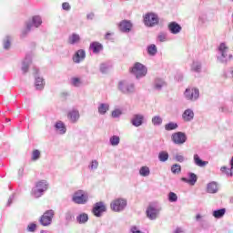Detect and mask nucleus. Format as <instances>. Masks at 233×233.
I'll return each instance as SVG.
<instances>
[{"label":"nucleus","mask_w":233,"mask_h":233,"mask_svg":"<svg viewBox=\"0 0 233 233\" xmlns=\"http://www.w3.org/2000/svg\"><path fill=\"white\" fill-rule=\"evenodd\" d=\"M228 46L226 43H220L218 47L217 59L219 63H228L232 61L233 56L228 52Z\"/></svg>","instance_id":"nucleus-1"},{"label":"nucleus","mask_w":233,"mask_h":233,"mask_svg":"<svg viewBox=\"0 0 233 233\" xmlns=\"http://www.w3.org/2000/svg\"><path fill=\"white\" fill-rule=\"evenodd\" d=\"M49 184L46 180H40L35 183V186L31 190V196L38 198L48 190Z\"/></svg>","instance_id":"nucleus-2"},{"label":"nucleus","mask_w":233,"mask_h":233,"mask_svg":"<svg viewBox=\"0 0 233 233\" xmlns=\"http://www.w3.org/2000/svg\"><path fill=\"white\" fill-rule=\"evenodd\" d=\"M43 25V19L39 15H35L32 18V22L26 24V27L22 31V37H25L32 28H39Z\"/></svg>","instance_id":"nucleus-3"},{"label":"nucleus","mask_w":233,"mask_h":233,"mask_svg":"<svg viewBox=\"0 0 233 233\" xmlns=\"http://www.w3.org/2000/svg\"><path fill=\"white\" fill-rule=\"evenodd\" d=\"M130 72L135 76V77L141 79V77H145V76H147V69L143 64L137 62L130 69Z\"/></svg>","instance_id":"nucleus-4"},{"label":"nucleus","mask_w":233,"mask_h":233,"mask_svg":"<svg viewBox=\"0 0 233 233\" xmlns=\"http://www.w3.org/2000/svg\"><path fill=\"white\" fill-rule=\"evenodd\" d=\"M118 90L122 94H134L136 92V85L130 81L123 80L118 83Z\"/></svg>","instance_id":"nucleus-5"},{"label":"nucleus","mask_w":233,"mask_h":233,"mask_svg":"<svg viewBox=\"0 0 233 233\" xmlns=\"http://www.w3.org/2000/svg\"><path fill=\"white\" fill-rule=\"evenodd\" d=\"M56 212L53 209L46 210L40 218L39 223L43 227H48L52 225V219H54Z\"/></svg>","instance_id":"nucleus-6"},{"label":"nucleus","mask_w":233,"mask_h":233,"mask_svg":"<svg viewBox=\"0 0 233 233\" xmlns=\"http://www.w3.org/2000/svg\"><path fill=\"white\" fill-rule=\"evenodd\" d=\"M110 207L114 212H123L127 208V199L116 198L111 203Z\"/></svg>","instance_id":"nucleus-7"},{"label":"nucleus","mask_w":233,"mask_h":233,"mask_svg":"<svg viewBox=\"0 0 233 233\" xmlns=\"http://www.w3.org/2000/svg\"><path fill=\"white\" fill-rule=\"evenodd\" d=\"M73 201L77 205H85L88 201V194L83 190H78L73 195Z\"/></svg>","instance_id":"nucleus-8"},{"label":"nucleus","mask_w":233,"mask_h":233,"mask_svg":"<svg viewBox=\"0 0 233 233\" xmlns=\"http://www.w3.org/2000/svg\"><path fill=\"white\" fill-rule=\"evenodd\" d=\"M184 96L187 101H198L199 98V89L196 87H188L184 92Z\"/></svg>","instance_id":"nucleus-9"},{"label":"nucleus","mask_w":233,"mask_h":233,"mask_svg":"<svg viewBox=\"0 0 233 233\" xmlns=\"http://www.w3.org/2000/svg\"><path fill=\"white\" fill-rule=\"evenodd\" d=\"M159 23V17L154 13H147L144 16V24L146 26H156Z\"/></svg>","instance_id":"nucleus-10"},{"label":"nucleus","mask_w":233,"mask_h":233,"mask_svg":"<svg viewBox=\"0 0 233 233\" xmlns=\"http://www.w3.org/2000/svg\"><path fill=\"white\" fill-rule=\"evenodd\" d=\"M171 139L175 145H185L187 143V134L181 131L176 132L172 134Z\"/></svg>","instance_id":"nucleus-11"},{"label":"nucleus","mask_w":233,"mask_h":233,"mask_svg":"<svg viewBox=\"0 0 233 233\" xmlns=\"http://www.w3.org/2000/svg\"><path fill=\"white\" fill-rule=\"evenodd\" d=\"M159 212H161V208L151 206V205L148 206L146 210L147 217L151 221L157 219V217L159 216Z\"/></svg>","instance_id":"nucleus-12"},{"label":"nucleus","mask_w":233,"mask_h":233,"mask_svg":"<svg viewBox=\"0 0 233 233\" xmlns=\"http://www.w3.org/2000/svg\"><path fill=\"white\" fill-rule=\"evenodd\" d=\"M106 211V206H105V202H96L92 209V212L96 218H101L103 216L104 212Z\"/></svg>","instance_id":"nucleus-13"},{"label":"nucleus","mask_w":233,"mask_h":233,"mask_svg":"<svg viewBox=\"0 0 233 233\" xmlns=\"http://www.w3.org/2000/svg\"><path fill=\"white\" fill-rule=\"evenodd\" d=\"M145 121V116L142 114H135L133 115V117L130 120L131 125H133V127H139L143 125Z\"/></svg>","instance_id":"nucleus-14"},{"label":"nucleus","mask_w":233,"mask_h":233,"mask_svg":"<svg viewBox=\"0 0 233 233\" xmlns=\"http://www.w3.org/2000/svg\"><path fill=\"white\" fill-rule=\"evenodd\" d=\"M86 57V52L84 49H79L73 56V62L79 64L82 61H85Z\"/></svg>","instance_id":"nucleus-15"},{"label":"nucleus","mask_w":233,"mask_h":233,"mask_svg":"<svg viewBox=\"0 0 233 233\" xmlns=\"http://www.w3.org/2000/svg\"><path fill=\"white\" fill-rule=\"evenodd\" d=\"M165 86H167V82L162 78H155L153 81V90H156L157 92H161Z\"/></svg>","instance_id":"nucleus-16"},{"label":"nucleus","mask_w":233,"mask_h":233,"mask_svg":"<svg viewBox=\"0 0 233 233\" xmlns=\"http://www.w3.org/2000/svg\"><path fill=\"white\" fill-rule=\"evenodd\" d=\"M31 64H32V54H28L25 56V59L22 62L23 74H26V72H28V68Z\"/></svg>","instance_id":"nucleus-17"},{"label":"nucleus","mask_w":233,"mask_h":233,"mask_svg":"<svg viewBox=\"0 0 233 233\" xmlns=\"http://www.w3.org/2000/svg\"><path fill=\"white\" fill-rule=\"evenodd\" d=\"M54 127H55L56 132L57 134H59L60 136L66 134V126L65 125V123L63 121L56 122Z\"/></svg>","instance_id":"nucleus-18"},{"label":"nucleus","mask_w":233,"mask_h":233,"mask_svg":"<svg viewBox=\"0 0 233 233\" xmlns=\"http://www.w3.org/2000/svg\"><path fill=\"white\" fill-rule=\"evenodd\" d=\"M188 178L187 177H182V181H184V183H187L188 185H191V187H194V185H196V183H198V175H196L195 173H188L187 174Z\"/></svg>","instance_id":"nucleus-19"},{"label":"nucleus","mask_w":233,"mask_h":233,"mask_svg":"<svg viewBox=\"0 0 233 233\" xmlns=\"http://www.w3.org/2000/svg\"><path fill=\"white\" fill-rule=\"evenodd\" d=\"M119 30L124 32V34H128V32H130V30H132V22H130L128 20H124V21L120 22Z\"/></svg>","instance_id":"nucleus-20"},{"label":"nucleus","mask_w":233,"mask_h":233,"mask_svg":"<svg viewBox=\"0 0 233 233\" xmlns=\"http://www.w3.org/2000/svg\"><path fill=\"white\" fill-rule=\"evenodd\" d=\"M167 28L171 34L177 35L181 32L182 27L177 22H171L168 24Z\"/></svg>","instance_id":"nucleus-21"},{"label":"nucleus","mask_w":233,"mask_h":233,"mask_svg":"<svg viewBox=\"0 0 233 233\" xmlns=\"http://www.w3.org/2000/svg\"><path fill=\"white\" fill-rule=\"evenodd\" d=\"M79 111L73 109L68 112L67 118L69 119L70 123H77L79 121Z\"/></svg>","instance_id":"nucleus-22"},{"label":"nucleus","mask_w":233,"mask_h":233,"mask_svg":"<svg viewBox=\"0 0 233 233\" xmlns=\"http://www.w3.org/2000/svg\"><path fill=\"white\" fill-rule=\"evenodd\" d=\"M68 45H79L81 43V36L78 34L73 33L67 38Z\"/></svg>","instance_id":"nucleus-23"},{"label":"nucleus","mask_w":233,"mask_h":233,"mask_svg":"<svg viewBox=\"0 0 233 233\" xmlns=\"http://www.w3.org/2000/svg\"><path fill=\"white\" fill-rule=\"evenodd\" d=\"M89 48L92 50L93 54H99V52H103V45L99 42H92Z\"/></svg>","instance_id":"nucleus-24"},{"label":"nucleus","mask_w":233,"mask_h":233,"mask_svg":"<svg viewBox=\"0 0 233 233\" xmlns=\"http://www.w3.org/2000/svg\"><path fill=\"white\" fill-rule=\"evenodd\" d=\"M97 110L100 116H105L110 110V105L108 103H101L98 105Z\"/></svg>","instance_id":"nucleus-25"},{"label":"nucleus","mask_w":233,"mask_h":233,"mask_svg":"<svg viewBox=\"0 0 233 233\" xmlns=\"http://www.w3.org/2000/svg\"><path fill=\"white\" fill-rule=\"evenodd\" d=\"M182 119L187 122L192 121L194 119V111L192 109H186L182 114Z\"/></svg>","instance_id":"nucleus-26"},{"label":"nucleus","mask_w":233,"mask_h":233,"mask_svg":"<svg viewBox=\"0 0 233 233\" xmlns=\"http://www.w3.org/2000/svg\"><path fill=\"white\" fill-rule=\"evenodd\" d=\"M202 68H203V66L201 64V61H199V60L193 61V63L191 65L192 72H196L197 74H200Z\"/></svg>","instance_id":"nucleus-27"},{"label":"nucleus","mask_w":233,"mask_h":233,"mask_svg":"<svg viewBox=\"0 0 233 233\" xmlns=\"http://www.w3.org/2000/svg\"><path fill=\"white\" fill-rule=\"evenodd\" d=\"M35 86L36 90H43L45 88V79L43 77L35 76Z\"/></svg>","instance_id":"nucleus-28"},{"label":"nucleus","mask_w":233,"mask_h":233,"mask_svg":"<svg viewBox=\"0 0 233 233\" xmlns=\"http://www.w3.org/2000/svg\"><path fill=\"white\" fill-rule=\"evenodd\" d=\"M207 192L208 194H217L218 192V183L217 182H210L207 186Z\"/></svg>","instance_id":"nucleus-29"},{"label":"nucleus","mask_w":233,"mask_h":233,"mask_svg":"<svg viewBox=\"0 0 233 233\" xmlns=\"http://www.w3.org/2000/svg\"><path fill=\"white\" fill-rule=\"evenodd\" d=\"M226 212H227L226 208L216 209L213 211L212 216L216 219H221V218L225 216Z\"/></svg>","instance_id":"nucleus-30"},{"label":"nucleus","mask_w":233,"mask_h":233,"mask_svg":"<svg viewBox=\"0 0 233 233\" xmlns=\"http://www.w3.org/2000/svg\"><path fill=\"white\" fill-rule=\"evenodd\" d=\"M76 221L79 225H85V223L88 222V214L82 213L76 216Z\"/></svg>","instance_id":"nucleus-31"},{"label":"nucleus","mask_w":233,"mask_h":233,"mask_svg":"<svg viewBox=\"0 0 233 233\" xmlns=\"http://www.w3.org/2000/svg\"><path fill=\"white\" fill-rule=\"evenodd\" d=\"M194 163H195V165H197V167H207V165H208V162L203 161L199 157V155H198V154L194 155Z\"/></svg>","instance_id":"nucleus-32"},{"label":"nucleus","mask_w":233,"mask_h":233,"mask_svg":"<svg viewBox=\"0 0 233 233\" xmlns=\"http://www.w3.org/2000/svg\"><path fill=\"white\" fill-rule=\"evenodd\" d=\"M220 172L224 176H227V177H233V170H232L231 167H230V168H228V167L223 166V167H220Z\"/></svg>","instance_id":"nucleus-33"},{"label":"nucleus","mask_w":233,"mask_h":233,"mask_svg":"<svg viewBox=\"0 0 233 233\" xmlns=\"http://www.w3.org/2000/svg\"><path fill=\"white\" fill-rule=\"evenodd\" d=\"M110 68H112V63L110 62H106L100 65V72L102 74H106Z\"/></svg>","instance_id":"nucleus-34"},{"label":"nucleus","mask_w":233,"mask_h":233,"mask_svg":"<svg viewBox=\"0 0 233 233\" xmlns=\"http://www.w3.org/2000/svg\"><path fill=\"white\" fill-rule=\"evenodd\" d=\"M139 175L142 176V177H148L150 176V167L147 166H143L139 169Z\"/></svg>","instance_id":"nucleus-35"},{"label":"nucleus","mask_w":233,"mask_h":233,"mask_svg":"<svg viewBox=\"0 0 233 233\" xmlns=\"http://www.w3.org/2000/svg\"><path fill=\"white\" fill-rule=\"evenodd\" d=\"M151 123L154 127H160V125H163V118L160 116H155L152 117Z\"/></svg>","instance_id":"nucleus-36"},{"label":"nucleus","mask_w":233,"mask_h":233,"mask_svg":"<svg viewBox=\"0 0 233 233\" xmlns=\"http://www.w3.org/2000/svg\"><path fill=\"white\" fill-rule=\"evenodd\" d=\"M120 141H121V138L119 137V136H116V135H114L109 138V143L111 147H117Z\"/></svg>","instance_id":"nucleus-37"},{"label":"nucleus","mask_w":233,"mask_h":233,"mask_svg":"<svg viewBox=\"0 0 233 233\" xmlns=\"http://www.w3.org/2000/svg\"><path fill=\"white\" fill-rule=\"evenodd\" d=\"M158 161H160L161 163H166V161H168V152L160 151L158 153Z\"/></svg>","instance_id":"nucleus-38"},{"label":"nucleus","mask_w":233,"mask_h":233,"mask_svg":"<svg viewBox=\"0 0 233 233\" xmlns=\"http://www.w3.org/2000/svg\"><path fill=\"white\" fill-rule=\"evenodd\" d=\"M147 50L148 56H156V54H157V47L154 44L149 45Z\"/></svg>","instance_id":"nucleus-39"},{"label":"nucleus","mask_w":233,"mask_h":233,"mask_svg":"<svg viewBox=\"0 0 233 233\" xmlns=\"http://www.w3.org/2000/svg\"><path fill=\"white\" fill-rule=\"evenodd\" d=\"M179 127L176 122H169L165 125V130L169 132L170 130H176Z\"/></svg>","instance_id":"nucleus-40"},{"label":"nucleus","mask_w":233,"mask_h":233,"mask_svg":"<svg viewBox=\"0 0 233 233\" xmlns=\"http://www.w3.org/2000/svg\"><path fill=\"white\" fill-rule=\"evenodd\" d=\"M40 157H41V151H39V149H35L31 155L32 161H37L38 159H40Z\"/></svg>","instance_id":"nucleus-41"},{"label":"nucleus","mask_w":233,"mask_h":233,"mask_svg":"<svg viewBox=\"0 0 233 233\" xmlns=\"http://www.w3.org/2000/svg\"><path fill=\"white\" fill-rule=\"evenodd\" d=\"M172 174H180L181 173V165L174 164L171 166Z\"/></svg>","instance_id":"nucleus-42"},{"label":"nucleus","mask_w":233,"mask_h":233,"mask_svg":"<svg viewBox=\"0 0 233 233\" xmlns=\"http://www.w3.org/2000/svg\"><path fill=\"white\" fill-rule=\"evenodd\" d=\"M98 167H99V162L96 159L92 160L88 165L89 170H97Z\"/></svg>","instance_id":"nucleus-43"},{"label":"nucleus","mask_w":233,"mask_h":233,"mask_svg":"<svg viewBox=\"0 0 233 233\" xmlns=\"http://www.w3.org/2000/svg\"><path fill=\"white\" fill-rule=\"evenodd\" d=\"M12 38L10 36H5L4 39V48L5 50H8L10 48Z\"/></svg>","instance_id":"nucleus-44"},{"label":"nucleus","mask_w":233,"mask_h":233,"mask_svg":"<svg viewBox=\"0 0 233 233\" xmlns=\"http://www.w3.org/2000/svg\"><path fill=\"white\" fill-rule=\"evenodd\" d=\"M168 201L170 203H176V201H177V195L174 192H169L168 193Z\"/></svg>","instance_id":"nucleus-45"},{"label":"nucleus","mask_w":233,"mask_h":233,"mask_svg":"<svg viewBox=\"0 0 233 233\" xmlns=\"http://www.w3.org/2000/svg\"><path fill=\"white\" fill-rule=\"evenodd\" d=\"M71 85H73V86H81V79L77 78V77H73L71 79Z\"/></svg>","instance_id":"nucleus-46"},{"label":"nucleus","mask_w":233,"mask_h":233,"mask_svg":"<svg viewBox=\"0 0 233 233\" xmlns=\"http://www.w3.org/2000/svg\"><path fill=\"white\" fill-rule=\"evenodd\" d=\"M157 39L160 43H165V41H167V34L159 33L157 35Z\"/></svg>","instance_id":"nucleus-47"},{"label":"nucleus","mask_w":233,"mask_h":233,"mask_svg":"<svg viewBox=\"0 0 233 233\" xmlns=\"http://www.w3.org/2000/svg\"><path fill=\"white\" fill-rule=\"evenodd\" d=\"M219 110H220V112H222L223 114H229V112H230V108H228V106H227V105H222V106L219 107Z\"/></svg>","instance_id":"nucleus-48"},{"label":"nucleus","mask_w":233,"mask_h":233,"mask_svg":"<svg viewBox=\"0 0 233 233\" xmlns=\"http://www.w3.org/2000/svg\"><path fill=\"white\" fill-rule=\"evenodd\" d=\"M123 114V112L121 111V109H115L114 111H112V117H119L121 115Z\"/></svg>","instance_id":"nucleus-49"},{"label":"nucleus","mask_w":233,"mask_h":233,"mask_svg":"<svg viewBox=\"0 0 233 233\" xmlns=\"http://www.w3.org/2000/svg\"><path fill=\"white\" fill-rule=\"evenodd\" d=\"M196 221H198V223H200V225H203V223H205V217L198 214L196 216Z\"/></svg>","instance_id":"nucleus-50"},{"label":"nucleus","mask_w":233,"mask_h":233,"mask_svg":"<svg viewBox=\"0 0 233 233\" xmlns=\"http://www.w3.org/2000/svg\"><path fill=\"white\" fill-rule=\"evenodd\" d=\"M35 228H37V225H35V223H31L27 227L28 232H35Z\"/></svg>","instance_id":"nucleus-51"},{"label":"nucleus","mask_w":233,"mask_h":233,"mask_svg":"<svg viewBox=\"0 0 233 233\" xmlns=\"http://www.w3.org/2000/svg\"><path fill=\"white\" fill-rule=\"evenodd\" d=\"M174 159H176L178 163H183L186 161V158L183 157V155H176Z\"/></svg>","instance_id":"nucleus-52"},{"label":"nucleus","mask_w":233,"mask_h":233,"mask_svg":"<svg viewBox=\"0 0 233 233\" xmlns=\"http://www.w3.org/2000/svg\"><path fill=\"white\" fill-rule=\"evenodd\" d=\"M62 8L63 10H66V12H68L70 10V4L68 2H65L62 4Z\"/></svg>","instance_id":"nucleus-53"},{"label":"nucleus","mask_w":233,"mask_h":233,"mask_svg":"<svg viewBox=\"0 0 233 233\" xmlns=\"http://www.w3.org/2000/svg\"><path fill=\"white\" fill-rule=\"evenodd\" d=\"M66 221H71V219H72V213L70 211L66 213Z\"/></svg>","instance_id":"nucleus-54"},{"label":"nucleus","mask_w":233,"mask_h":233,"mask_svg":"<svg viewBox=\"0 0 233 233\" xmlns=\"http://www.w3.org/2000/svg\"><path fill=\"white\" fill-rule=\"evenodd\" d=\"M14 198H15V195H11L8 198V201H7V207H10L12 201H14Z\"/></svg>","instance_id":"nucleus-55"},{"label":"nucleus","mask_w":233,"mask_h":233,"mask_svg":"<svg viewBox=\"0 0 233 233\" xmlns=\"http://www.w3.org/2000/svg\"><path fill=\"white\" fill-rule=\"evenodd\" d=\"M174 233H185V230H183L182 228H177Z\"/></svg>","instance_id":"nucleus-56"},{"label":"nucleus","mask_w":233,"mask_h":233,"mask_svg":"<svg viewBox=\"0 0 233 233\" xmlns=\"http://www.w3.org/2000/svg\"><path fill=\"white\" fill-rule=\"evenodd\" d=\"M94 15H95L94 13H89L86 15V19L92 20L94 19Z\"/></svg>","instance_id":"nucleus-57"},{"label":"nucleus","mask_w":233,"mask_h":233,"mask_svg":"<svg viewBox=\"0 0 233 233\" xmlns=\"http://www.w3.org/2000/svg\"><path fill=\"white\" fill-rule=\"evenodd\" d=\"M112 35H114V33H106V39H112V38H110V37H112Z\"/></svg>","instance_id":"nucleus-58"},{"label":"nucleus","mask_w":233,"mask_h":233,"mask_svg":"<svg viewBox=\"0 0 233 233\" xmlns=\"http://www.w3.org/2000/svg\"><path fill=\"white\" fill-rule=\"evenodd\" d=\"M176 79H177L178 81H182L183 80V75H178L176 76Z\"/></svg>","instance_id":"nucleus-59"},{"label":"nucleus","mask_w":233,"mask_h":233,"mask_svg":"<svg viewBox=\"0 0 233 233\" xmlns=\"http://www.w3.org/2000/svg\"><path fill=\"white\" fill-rule=\"evenodd\" d=\"M230 167H231V168H232V170H233V157H232V158H231V160H230Z\"/></svg>","instance_id":"nucleus-60"},{"label":"nucleus","mask_w":233,"mask_h":233,"mask_svg":"<svg viewBox=\"0 0 233 233\" xmlns=\"http://www.w3.org/2000/svg\"><path fill=\"white\" fill-rule=\"evenodd\" d=\"M34 70H35V74H38L39 73V69H37V67H35Z\"/></svg>","instance_id":"nucleus-61"},{"label":"nucleus","mask_w":233,"mask_h":233,"mask_svg":"<svg viewBox=\"0 0 233 233\" xmlns=\"http://www.w3.org/2000/svg\"><path fill=\"white\" fill-rule=\"evenodd\" d=\"M201 19H202V17H201V16H199L198 20H200V21H201Z\"/></svg>","instance_id":"nucleus-62"},{"label":"nucleus","mask_w":233,"mask_h":233,"mask_svg":"<svg viewBox=\"0 0 233 233\" xmlns=\"http://www.w3.org/2000/svg\"><path fill=\"white\" fill-rule=\"evenodd\" d=\"M6 121H7V122H9V121H10V119L6 118Z\"/></svg>","instance_id":"nucleus-63"}]
</instances>
